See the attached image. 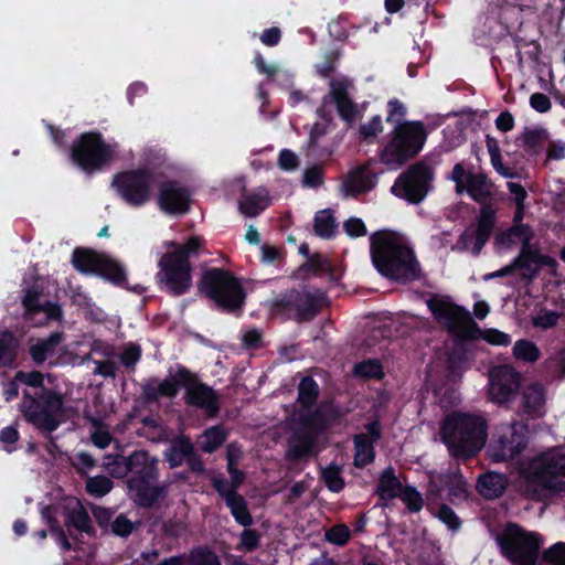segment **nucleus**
I'll use <instances>...</instances> for the list:
<instances>
[{"label":"nucleus","instance_id":"58836bf2","mask_svg":"<svg viewBox=\"0 0 565 565\" xmlns=\"http://www.w3.org/2000/svg\"><path fill=\"white\" fill-rule=\"evenodd\" d=\"M312 447L313 439L311 436H295L288 443V455L292 458H301L309 455Z\"/></svg>","mask_w":565,"mask_h":565},{"label":"nucleus","instance_id":"473e14b6","mask_svg":"<svg viewBox=\"0 0 565 565\" xmlns=\"http://www.w3.org/2000/svg\"><path fill=\"white\" fill-rule=\"evenodd\" d=\"M61 341L62 334L58 332L51 334L45 340L36 341L30 348L32 359L38 363L43 362L49 355L55 352V349L61 343Z\"/></svg>","mask_w":565,"mask_h":565},{"label":"nucleus","instance_id":"412c9836","mask_svg":"<svg viewBox=\"0 0 565 565\" xmlns=\"http://www.w3.org/2000/svg\"><path fill=\"white\" fill-rule=\"evenodd\" d=\"M350 82L347 79H334L330 84V95L324 99L322 111L329 104H334L340 116L348 122L354 120L356 107L349 98L348 89Z\"/></svg>","mask_w":565,"mask_h":565},{"label":"nucleus","instance_id":"a878e982","mask_svg":"<svg viewBox=\"0 0 565 565\" xmlns=\"http://www.w3.org/2000/svg\"><path fill=\"white\" fill-rule=\"evenodd\" d=\"M444 487L448 488V494L451 499H462L467 495V482L460 475H437L430 477V493L439 495Z\"/></svg>","mask_w":565,"mask_h":565},{"label":"nucleus","instance_id":"4468645a","mask_svg":"<svg viewBox=\"0 0 565 565\" xmlns=\"http://www.w3.org/2000/svg\"><path fill=\"white\" fill-rule=\"evenodd\" d=\"M525 447L524 428L520 425L501 426L488 447L489 457L493 461L512 459Z\"/></svg>","mask_w":565,"mask_h":565},{"label":"nucleus","instance_id":"7ed1b4c3","mask_svg":"<svg viewBox=\"0 0 565 565\" xmlns=\"http://www.w3.org/2000/svg\"><path fill=\"white\" fill-rule=\"evenodd\" d=\"M200 245L199 237L190 238L184 246L173 242L164 243V246L173 248V252L164 254L158 263L159 271L156 277L162 288L173 295H181L191 287V266L188 257L195 254Z\"/></svg>","mask_w":565,"mask_h":565},{"label":"nucleus","instance_id":"603ef678","mask_svg":"<svg viewBox=\"0 0 565 565\" xmlns=\"http://www.w3.org/2000/svg\"><path fill=\"white\" fill-rule=\"evenodd\" d=\"M354 374L361 377H380L382 366L376 360L363 361L354 366Z\"/></svg>","mask_w":565,"mask_h":565},{"label":"nucleus","instance_id":"de8ad7c7","mask_svg":"<svg viewBox=\"0 0 565 565\" xmlns=\"http://www.w3.org/2000/svg\"><path fill=\"white\" fill-rule=\"evenodd\" d=\"M523 139L529 150L536 151L548 139V132L543 128L531 129L524 134Z\"/></svg>","mask_w":565,"mask_h":565},{"label":"nucleus","instance_id":"0e129e2a","mask_svg":"<svg viewBox=\"0 0 565 565\" xmlns=\"http://www.w3.org/2000/svg\"><path fill=\"white\" fill-rule=\"evenodd\" d=\"M140 358V348L135 345V344H128L121 356H120V360L122 362V364H125L126 366H131L134 365Z\"/></svg>","mask_w":565,"mask_h":565},{"label":"nucleus","instance_id":"2eb2a0df","mask_svg":"<svg viewBox=\"0 0 565 565\" xmlns=\"http://www.w3.org/2000/svg\"><path fill=\"white\" fill-rule=\"evenodd\" d=\"M104 465L115 477H124L129 471L135 475L132 478L156 477L157 459L145 451H135L127 459L120 456L114 458L109 456Z\"/></svg>","mask_w":565,"mask_h":565},{"label":"nucleus","instance_id":"dca6fc26","mask_svg":"<svg viewBox=\"0 0 565 565\" xmlns=\"http://www.w3.org/2000/svg\"><path fill=\"white\" fill-rule=\"evenodd\" d=\"M553 265L554 260L552 258L541 255L534 246L531 245L527 248H523L512 264L490 274L488 278L502 277L519 268L524 278L532 279L543 266Z\"/></svg>","mask_w":565,"mask_h":565},{"label":"nucleus","instance_id":"20e7f679","mask_svg":"<svg viewBox=\"0 0 565 565\" xmlns=\"http://www.w3.org/2000/svg\"><path fill=\"white\" fill-rule=\"evenodd\" d=\"M521 475L533 491L565 490V452L551 449L532 458L522 469Z\"/></svg>","mask_w":565,"mask_h":565},{"label":"nucleus","instance_id":"c03bdc74","mask_svg":"<svg viewBox=\"0 0 565 565\" xmlns=\"http://www.w3.org/2000/svg\"><path fill=\"white\" fill-rule=\"evenodd\" d=\"M558 318L559 315L556 311L542 308L532 316V323L535 328L546 330L554 327Z\"/></svg>","mask_w":565,"mask_h":565},{"label":"nucleus","instance_id":"ea45409f","mask_svg":"<svg viewBox=\"0 0 565 565\" xmlns=\"http://www.w3.org/2000/svg\"><path fill=\"white\" fill-rule=\"evenodd\" d=\"M90 438L93 444L100 449L108 447L113 440L107 426L95 418L90 419Z\"/></svg>","mask_w":565,"mask_h":565},{"label":"nucleus","instance_id":"6ab92c4d","mask_svg":"<svg viewBox=\"0 0 565 565\" xmlns=\"http://www.w3.org/2000/svg\"><path fill=\"white\" fill-rule=\"evenodd\" d=\"M427 305L435 318L448 329L459 330L469 322L468 311L445 299L431 298Z\"/></svg>","mask_w":565,"mask_h":565},{"label":"nucleus","instance_id":"338daca9","mask_svg":"<svg viewBox=\"0 0 565 565\" xmlns=\"http://www.w3.org/2000/svg\"><path fill=\"white\" fill-rule=\"evenodd\" d=\"M258 540L255 531L245 530L241 535V547L245 551H252L257 546Z\"/></svg>","mask_w":565,"mask_h":565},{"label":"nucleus","instance_id":"37998d69","mask_svg":"<svg viewBox=\"0 0 565 565\" xmlns=\"http://www.w3.org/2000/svg\"><path fill=\"white\" fill-rule=\"evenodd\" d=\"M513 354L519 360L534 362L540 356V350L533 342L520 340L513 347Z\"/></svg>","mask_w":565,"mask_h":565},{"label":"nucleus","instance_id":"6e6552de","mask_svg":"<svg viewBox=\"0 0 565 565\" xmlns=\"http://www.w3.org/2000/svg\"><path fill=\"white\" fill-rule=\"evenodd\" d=\"M425 130L420 122H404L394 130L391 142L382 153L385 164L398 167L414 157L425 141Z\"/></svg>","mask_w":565,"mask_h":565},{"label":"nucleus","instance_id":"1a4fd4ad","mask_svg":"<svg viewBox=\"0 0 565 565\" xmlns=\"http://www.w3.org/2000/svg\"><path fill=\"white\" fill-rule=\"evenodd\" d=\"M200 288L226 310L237 309L244 301L239 282L230 273L221 269L206 271L202 277Z\"/></svg>","mask_w":565,"mask_h":565},{"label":"nucleus","instance_id":"39448f33","mask_svg":"<svg viewBox=\"0 0 565 565\" xmlns=\"http://www.w3.org/2000/svg\"><path fill=\"white\" fill-rule=\"evenodd\" d=\"M21 409L28 422L45 431L55 430L64 418L61 397L49 390H41L34 396L25 392Z\"/></svg>","mask_w":565,"mask_h":565},{"label":"nucleus","instance_id":"4c0bfd02","mask_svg":"<svg viewBox=\"0 0 565 565\" xmlns=\"http://www.w3.org/2000/svg\"><path fill=\"white\" fill-rule=\"evenodd\" d=\"M226 504L231 509V512H232L233 516L235 518V520L241 525L246 526L252 523V516L247 510L244 499L241 495L235 494V495L228 497Z\"/></svg>","mask_w":565,"mask_h":565},{"label":"nucleus","instance_id":"4be33fe9","mask_svg":"<svg viewBox=\"0 0 565 565\" xmlns=\"http://www.w3.org/2000/svg\"><path fill=\"white\" fill-rule=\"evenodd\" d=\"M156 477L130 478L129 494L140 505H151L163 495V489L153 483Z\"/></svg>","mask_w":565,"mask_h":565},{"label":"nucleus","instance_id":"6e6d98bb","mask_svg":"<svg viewBox=\"0 0 565 565\" xmlns=\"http://www.w3.org/2000/svg\"><path fill=\"white\" fill-rule=\"evenodd\" d=\"M399 498L407 504V507L412 511L417 512L423 507V498L415 488L405 487Z\"/></svg>","mask_w":565,"mask_h":565},{"label":"nucleus","instance_id":"c756f323","mask_svg":"<svg viewBox=\"0 0 565 565\" xmlns=\"http://www.w3.org/2000/svg\"><path fill=\"white\" fill-rule=\"evenodd\" d=\"M507 486V478L497 472H488L478 480L479 492L488 499L500 497L505 491Z\"/></svg>","mask_w":565,"mask_h":565},{"label":"nucleus","instance_id":"c85d7f7f","mask_svg":"<svg viewBox=\"0 0 565 565\" xmlns=\"http://www.w3.org/2000/svg\"><path fill=\"white\" fill-rule=\"evenodd\" d=\"M64 508L66 510L65 522L67 526H74L81 532H88L89 518L81 502L75 498H67Z\"/></svg>","mask_w":565,"mask_h":565},{"label":"nucleus","instance_id":"5fc2aeb1","mask_svg":"<svg viewBox=\"0 0 565 565\" xmlns=\"http://www.w3.org/2000/svg\"><path fill=\"white\" fill-rule=\"evenodd\" d=\"M350 539V530L344 524H339L326 532V540L337 545L345 544Z\"/></svg>","mask_w":565,"mask_h":565},{"label":"nucleus","instance_id":"49530a36","mask_svg":"<svg viewBox=\"0 0 565 565\" xmlns=\"http://www.w3.org/2000/svg\"><path fill=\"white\" fill-rule=\"evenodd\" d=\"M113 488V482L104 477L97 476L89 478L86 482L87 491L95 497H103L108 493Z\"/></svg>","mask_w":565,"mask_h":565},{"label":"nucleus","instance_id":"f704fd0d","mask_svg":"<svg viewBox=\"0 0 565 565\" xmlns=\"http://www.w3.org/2000/svg\"><path fill=\"white\" fill-rule=\"evenodd\" d=\"M190 379V373L185 370H179L175 376L163 380L158 384L157 393L153 394L157 396H174L179 390V386L188 385V380Z\"/></svg>","mask_w":565,"mask_h":565},{"label":"nucleus","instance_id":"5701e85b","mask_svg":"<svg viewBox=\"0 0 565 565\" xmlns=\"http://www.w3.org/2000/svg\"><path fill=\"white\" fill-rule=\"evenodd\" d=\"M515 223L516 224L510 230L497 235L495 245L500 253H504L516 246H521L522 249L531 246L530 243L533 238V232L526 225L520 224V222Z\"/></svg>","mask_w":565,"mask_h":565},{"label":"nucleus","instance_id":"bb28decb","mask_svg":"<svg viewBox=\"0 0 565 565\" xmlns=\"http://www.w3.org/2000/svg\"><path fill=\"white\" fill-rule=\"evenodd\" d=\"M369 435L361 434L354 439L355 457L354 463L358 467H364L374 458L373 441L380 438V427L376 423L369 425Z\"/></svg>","mask_w":565,"mask_h":565},{"label":"nucleus","instance_id":"aec40b11","mask_svg":"<svg viewBox=\"0 0 565 565\" xmlns=\"http://www.w3.org/2000/svg\"><path fill=\"white\" fill-rule=\"evenodd\" d=\"M158 204L167 214H183L189 210L190 195L175 183H166L160 188Z\"/></svg>","mask_w":565,"mask_h":565},{"label":"nucleus","instance_id":"7c9ffc66","mask_svg":"<svg viewBox=\"0 0 565 565\" xmlns=\"http://www.w3.org/2000/svg\"><path fill=\"white\" fill-rule=\"evenodd\" d=\"M38 292L28 290L23 297V306L32 316L43 315L46 320H60L62 317L61 308L56 305H38Z\"/></svg>","mask_w":565,"mask_h":565},{"label":"nucleus","instance_id":"79ce46f5","mask_svg":"<svg viewBox=\"0 0 565 565\" xmlns=\"http://www.w3.org/2000/svg\"><path fill=\"white\" fill-rule=\"evenodd\" d=\"M225 439V431L220 427L207 429L202 436L200 445L206 452L214 451Z\"/></svg>","mask_w":565,"mask_h":565},{"label":"nucleus","instance_id":"774afa93","mask_svg":"<svg viewBox=\"0 0 565 565\" xmlns=\"http://www.w3.org/2000/svg\"><path fill=\"white\" fill-rule=\"evenodd\" d=\"M132 531L131 522L125 516H118L113 523V532L120 536H126Z\"/></svg>","mask_w":565,"mask_h":565},{"label":"nucleus","instance_id":"a18cd8bd","mask_svg":"<svg viewBox=\"0 0 565 565\" xmlns=\"http://www.w3.org/2000/svg\"><path fill=\"white\" fill-rule=\"evenodd\" d=\"M188 562L190 565H218L215 554L203 547L193 550L189 554Z\"/></svg>","mask_w":565,"mask_h":565},{"label":"nucleus","instance_id":"423d86ee","mask_svg":"<svg viewBox=\"0 0 565 565\" xmlns=\"http://www.w3.org/2000/svg\"><path fill=\"white\" fill-rule=\"evenodd\" d=\"M542 536L516 524H509L500 536L502 554L514 565H536Z\"/></svg>","mask_w":565,"mask_h":565},{"label":"nucleus","instance_id":"f03ea898","mask_svg":"<svg viewBox=\"0 0 565 565\" xmlns=\"http://www.w3.org/2000/svg\"><path fill=\"white\" fill-rule=\"evenodd\" d=\"M441 438L454 457H470L486 444V420L478 414L452 413L444 420Z\"/></svg>","mask_w":565,"mask_h":565},{"label":"nucleus","instance_id":"69168bd1","mask_svg":"<svg viewBox=\"0 0 565 565\" xmlns=\"http://www.w3.org/2000/svg\"><path fill=\"white\" fill-rule=\"evenodd\" d=\"M531 107L536 111L545 113L551 108V102L548 97L542 93H535L530 98Z\"/></svg>","mask_w":565,"mask_h":565},{"label":"nucleus","instance_id":"a19ab883","mask_svg":"<svg viewBox=\"0 0 565 565\" xmlns=\"http://www.w3.org/2000/svg\"><path fill=\"white\" fill-rule=\"evenodd\" d=\"M335 230V222L330 211H320L315 217V232L321 237H330Z\"/></svg>","mask_w":565,"mask_h":565},{"label":"nucleus","instance_id":"bf43d9fd","mask_svg":"<svg viewBox=\"0 0 565 565\" xmlns=\"http://www.w3.org/2000/svg\"><path fill=\"white\" fill-rule=\"evenodd\" d=\"M437 518L451 530H457L460 525L458 516L446 505H441L437 511Z\"/></svg>","mask_w":565,"mask_h":565},{"label":"nucleus","instance_id":"b1692460","mask_svg":"<svg viewBox=\"0 0 565 565\" xmlns=\"http://www.w3.org/2000/svg\"><path fill=\"white\" fill-rule=\"evenodd\" d=\"M376 183L374 173L365 168H358L352 171L342 182L341 192L343 196H356L370 191Z\"/></svg>","mask_w":565,"mask_h":565},{"label":"nucleus","instance_id":"8fccbe9b","mask_svg":"<svg viewBox=\"0 0 565 565\" xmlns=\"http://www.w3.org/2000/svg\"><path fill=\"white\" fill-rule=\"evenodd\" d=\"M318 394V387L316 382L310 379H303L299 384V401L305 405L309 406L313 403Z\"/></svg>","mask_w":565,"mask_h":565},{"label":"nucleus","instance_id":"864d4df0","mask_svg":"<svg viewBox=\"0 0 565 565\" xmlns=\"http://www.w3.org/2000/svg\"><path fill=\"white\" fill-rule=\"evenodd\" d=\"M508 188L514 195L516 202V211L514 214V222H521L524 216V200L526 198L525 190L518 183L509 182Z\"/></svg>","mask_w":565,"mask_h":565},{"label":"nucleus","instance_id":"9b49d317","mask_svg":"<svg viewBox=\"0 0 565 565\" xmlns=\"http://www.w3.org/2000/svg\"><path fill=\"white\" fill-rule=\"evenodd\" d=\"M153 177L143 170L118 173L111 185L129 204L139 206L151 196Z\"/></svg>","mask_w":565,"mask_h":565},{"label":"nucleus","instance_id":"f257e3e1","mask_svg":"<svg viewBox=\"0 0 565 565\" xmlns=\"http://www.w3.org/2000/svg\"><path fill=\"white\" fill-rule=\"evenodd\" d=\"M371 242L373 264L383 276L398 281H408L418 277V263L403 236L380 233L373 235Z\"/></svg>","mask_w":565,"mask_h":565},{"label":"nucleus","instance_id":"680f3d73","mask_svg":"<svg viewBox=\"0 0 565 565\" xmlns=\"http://www.w3.org/2000/svg\"><path fill=\"white\" fill-rule=\"evenodd\" d=\"M383 122L380 116H374L369 122L361 126V135L363 138L367 139L371 137H375L377 134L382 132Z\"/></svg>","mask_w":565,"mask_h":565},{"label":"nucleus","instance_id":"4d7b16f0","mask_svg":"<svg viewBox=\"0 0 565 565\" xmlns=\"http://www.w3.org/2000/svg\"><path fill=\"white\" fill-rule=\"evenodd\" d=\"M343 230L350 237H360L366 234V226L359 217L347 220L343 224Z\"/></svg>","mask_w":565,"mask_h":565},{"label":"nucleus","instance_id":"72a5a7b5","mask_svg":"<svg viewBox=\"0 0 565 565\" xmlns=\"http://www.w3.org/2000/svg\"><path fill=\"white\" fill-rule=\"evenodd\" d=\"M545 404V390L539 383L527 385L523 391V405L529 413H539Z\"/></svg>","mask_w":565,"mask_h":565},{"label":"nucleus","instance_id":"393cba45","mask_svg":"<svg viewBox=\"0 0 565 565\" xmlns=\"http://www.w3.org/2000/svg\"><path fill=\"white\" fill-rule=\"evenodd\" d=\"M185 387L189 404L203 408L211 415L217 411V398L210 387L194 382L191 375Z\"/></svg>","mask_w":565,"mask_h":565},{"label":"nucleus","instance_id":"2f4dec72","mask_svg":"<svg viewBox=\"0 0 565 565\" xmlns=\"http://www.w3.org/2000/svg\"><path fill=\"white\" fill-rule=\"evenodd\" d=\"M404 487L394 475L393 469L388 468L383 471L379 486L377 492L382 500H391L399 497Z\"/></svg>","mask_w":565,"mask_h":565},{"label":"nucleus","instance_id":"052dcab7","mask_svg":"<svg viewBox=\"0 0 565 565\" xmlns=\"http://www.w3.org/2000/svg\"><path fill=\"white\" fill-rule=\"evenodd\" d=\"M43 375L40 372H18L15 375V381L24 383L33 388H39L43 384Z\"/></svg>","mask_w":565,"mask_h":565},{"label":"nucleus","instance_id":"e2e57ef3","mask_svg":"<svg viewBox=\"0 0 565 565\" xmlns=\"http://www.w3.org/2000/svg\"><path fill=\"white\" fill-rule=\"evenodd\" d=\"M278 164L281 169L291 171L298 166L297 156L289 150H282L279 154Z\"/></svg>","mask_w":565,"mask_h":565},{"label":"nucleus","instance_id":"a211bd4d","mask_svg":"<svg viewBox=\"0 0 565 565\" xmlns=\"http://www.w3.org/2000/svg\"><path fill=\"white\" fill-rule=\"evenodd\" d=\"M494 210L491 206L481 209L477 228L467 230L460 237V247L470 249L473 254H479L484 243L488 241L494 226Z\"/></svg>","mask_w":565,"mask_h":565},{"label":"nucleus","instance_id":"13d9d810","mask_svg":"<svg viewBox=\"0 0 565 565\" xmlns=\"http://www.w3.org/2000/svg\"><path fill=\"white\" fill-rule=\"evenodd\" d=\"M482 339L490 344L508 345L511 342L510 337L497 329H487L482 332Z\"/></svg>","mask_w":565,"mask_h":565},{"label":"nucleus","instance_id":"ddd939ff","mask_svg":"<svg viewBox=\"0 0 565 565\" xmlns=\"http://www.w3.org/2000/svg\"><path fill=\"white\" fill-rule=\"evenodd\" d=\"M521 384V375L510 365L494 366L489 371L488 398L499 405L514 399Z\"/></svg>","mask_w":565,"mask_h":565},{"label":"nucleus","instance_id":"e433bc0d","mask_svg":"<svg viewBox=\"0 0 565 565\" xmlns=\"http://www.w3.org/2000/svg\"><path fill=\"white\" fill-rule=\"evenodd\" d=\"M17 353V341L9 331H0V364L8 365L13 362Z\"/></svg>","mask_w":565,"mask_h":565},{"label":"nucleus","instance_id":"3c124183","mask_svg":"<svg viewBox=\"0 0 565 565\" xmlns=\"http://www.w3.org/2000/svg\"><path fill=\"white\" fill-rule=\"evenodd\" d=\"M322 478L327 487L333 491L339 492L343 489L344 482L340 476V469L335 466H329L322 470Z\"/></svg>","mask_w":565,"mask_h":565},{"label":"nucleus","instance_id":"9d476101","mask_svg":"<svg viewBox=\"0 0 565 565\" xmlns=\"http://www.w3.org/2000/svg\"><path fill=\"white\" fill-rule=\"evenodd\" d=\"M72 262L81 273L95 274L116 284L125 279L124 268L108 255L77 248L73 253Z\"/></svg>","mask_w":565,"mask_h":565},{"label":"nucleus","instance_id":"f8f14e48","mask_svg":"<svg viewBox=\"0 0 565 565\" xmlns=\"http://www.w3.org/2000/svg\"><path fill=\"white\" fill-rule=\"evenodd\" d=\"M433 171L424 164H416L401 175L392 188V192L408 202H420L429 191Z\"/></svg>","mask_w":565,"mask_h":565},{"label":"nucleus","instance_id":"cd10ccee","mask_svg":"<svg viewBox=\"0 0 565 565\" xmlns=\"http://www.w3.org/2000/svg\"><path fill=\"white\" fill-rule=\"evenodd\" d=\"M271 203V199L265 189H258L254 192L245 194L238 203L242 214L247 217L258 215Z\"/></svg>","mask_w":565,"mask_h":565},{"label":"nucleus","instance_id":"c9c22d12","mask_svg":"<svg viewBox=\"0 0 565 565\" xmlns=\"http://www.w3.org/2000/svg\"><path fill=\"white\" fill-rule=\"evenodd\" d=\"M191 452V443L185 438H179L173 443L170 450L166 452V457L171 467H177L180 466Z\"/></svg>","mask_w":565,"mask_h":565},{"label":"nucleus","instance_id":"f3484780","mask_svg":"<svg viewBox=\"0 0 565 565\" xmlns=\"http://www.w3.org/2000/svg\"><path fill=\"white\" fill-rule=\"evenodd\" d=\"M456 183V192H467L476 201H483L490 194V184L481 173L467 171L461 163L455 164L449 177Z\"/></svg>","mask_w":565,"mask_h":565},{"label":"nucleus","instance_id":"09e8293b","mask_svg":"<svg viewBox=\"0 0 565 565\" xmlns=\"http://www.w3.org/2000/svg\"><path fill=\"white\" fill-rule=\"evenodd\" d=\"M542 558L553 565H565V542H557L544 550Z\"/></svg>","mask_w":565,"mask_h":565},{"label":"nucleus","instance_id":"0eeeda50","mask_svg":"<svg viewBox=\"0 0 565 565\" xmlns=\"http://www.w3.org/2000/svg\"><path fill=\"white\" fill-rule=\"evenodd\" d=\"M117 142H105L95 132L83 134L72 147L73 161L87 172L100 169L119 158Z\"/></svg>","mask_w":565,"mask_h":565}]
</instances>
